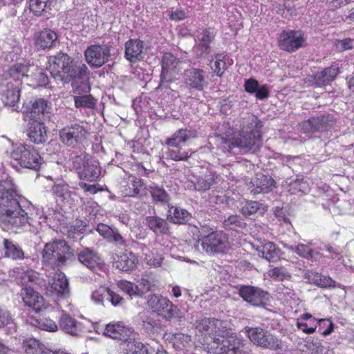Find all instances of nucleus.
<instances>
[{
	"mask_svg": "<svg viewBox=\"0 0 354 354\" xmlns=\"http://www.w3.org/2000/svg\"><path fill=\"white\" fill-rule=\"evenodd\" d=\"M241 125L239 136L236 138H219V145L225 151L230 153L235 147L245 153H254L260 149L262 145L261 129L263 127L261 120L256 115L248 114L243 118Z\"/></svg>",
	"mask_w": 354,
	"mask_h": 354,
	"instance_id": "nucleus-3",
	"label": "nucleus"
},
{
	"mask_svg": "<svg viewBox=\"0 0 354 354\" xmlns=\"http://www.w3.org/2000/svg\"><path fill=\"white\" fill-rule=\"evenodd\" d=\"M138 259L131 252L126 251L113 257V267L121 271H131L136 267Z\"/></svg>",
	"mask_w": 354,
	"mask_h": 354,
	"instance_id": "nucleus-22",
	"label": "nucleus"
},
{
	"mask_svg": "<svg viewBox=\"0 0 354 354\" xmlns=\"http://www.w3.org/2000/svg\"><path fill=\"white\" fill-rule=\"evenodd\" d=\"M147 304L153 313L162 315L170 304V301L160 295L153 294L148 296Z\"/></svg>",
	"mask_w": 354,
	"mask_h": 354,
	"instance_id": "nucleus-31",
	"label": "nucleus"
},
{
	"mask_svg": "<svg viewBox=\"0 0 354 354\" xmlns=\"http://www.w3.org/2000/svg\"><path fill=\"white\" fill-rule=\"evenodd\" d=\"M335 124L334 117L331 115L313 117L302 124L303 129L309 132L325 131L331 129Z\"/></svg>",
	"mask_w": 354,
	"mask_h": 354,
	"instance_id": "nucleus-17",
	"label": "nucleus"
},
{
	"mask_svg": "<svg viewBox=\"0 0 354 354\" xmlns=\"http://www.w3.org/2000/svg\"><path fill=\"white\" fill-rule=\"evenodd\" d=\"M306 278L310 283L322 288H335L337 286V282L330 277L315 272H308L306 273Z\"/></svg>",
	"mask_w": 354,
	"mask_h": 354,
	"instance_id": "nucleus-39",
	"label": "nucleus"
},
{
	"mask_svg": "<svg viewBox=\"0 0 354 354\" xmlns=\"http://www.w3.org/2000/svg\"><path fill=\"white\" fill-rule=\"evenodd\" d=\"M179 59L171 53H164L161 60L162 71L160 86L169 88L170 84L178 80L180 69Z\"/></svg>",
	"mask_w": 354,
	"mask_h": 354,
	"instance_id": "nucleus-8",
	"label": "nucleus"
},
{
	"mask_svg": "<svg viewBox=\"0 0 354 354\" xmlns=\"http://www.w3.org/2000/svg\"><path fill=\"white\" fill-rule=\"evenodd\" d=\"M10 157L21 167L37 171L41 165V158L39 152L32 146L21 144L13 147Z\"/></svg>",
	"mask_w": 354,
	"mask_h": 354,
	"instance_id": "nucleus-6",
	"label": "nucleus"
},
{
	"mask_svg": "<svg viewBox=\"0 0 354 354\" xmlns=\"http://www.w3.org/2000/svg\"><path fill=\"white\" fill-rule=\"evenodd\" d=\"M153 286V281L148 277H142L139 281V292L141 294L149 291Z\"/></svg>",
	"mask_w": 354,
	"mask_h": 354,
	"instance_id": "nucleus-63",
	"label": "nucleus"
},
{
	"mask_svg": "<svg viewBox=\"0 0 354 354\" xmlns=\"http://www.w3.org/2000/svg\"><path fill=\"white\" fill-rule=\"evenodd\" d=\"M84 57L91 67L98 68L110 60V46L107 44L91 45L85 50Z\"/></svg>",
	"mask_w": 354,
	"mask_h": 354,
	"instance_id": "nucleus-10",
	"label": "nucleus"
},
{
	"mask_svg": "<svg viewBox=\"0 0 354 354\" xmlns=\"http://www.w3.org/2000/svg\"><path fill=\"white\" fill-rule=\"evenodd\" d=\"M19 198L10 180L0 181V225L19 228L30 225V207Z\"/></svg>",
	"mask_w": 354,
	"mask_h": 354,
	"instance_id": "nucleus-2",
	"label": "nucleus"
},
{
	"mask_svg": "<svg viewBox=\"0 0 354 354\" xmlns=\"http://www.w3.org/2000/svg\"><path fill=\"white\" fill-rule=\"evenodd\" d=\"M183 81L187 88L197 91H203L209 84L206 71L194 67L184 71Z\"/></svg>",
	"mask_w": 354,
	"mask_h": 354,
	"instance_id": "nucleus-12",
	"label": "nucleus"
},
{
	"mask_svg": "<svg viewBox=\"0 0 354 354\" xmlns=\"http://www.w3.org/2000/svg\"><path fill=\"white\" fill-rule=\"evenodd\" d=\"M201 245L207 253H223L230 248L228 236L223 231H214L207 226H202L199 230Z\"/></svg>",
	"mask_w": 354,
	"mask_h": 354,
	"instance_id": "nucleus-4",
	"label": "nucleus"
},
{
	"mask_svg": "<svg viewBox=\"0 0 354 354\" xmlns=\"http://www.w3.org/2000/svg\"><path fill=\"white\" fill-rule=\"evenodd\" d=\"M78 261L89 269L100 266L102 260L100 255L93 250L84 248L77 254Z\"/></svg>",
	"mask_w": 354,
	"mask_h": 354,
	"instance_id": "nucleus-26",
	"label": "nucleus"
},
{
	"mask_svg": "<svg viewBox=\"0 0 354 354\" xmlns=\"http://www.w3.org/2000/svg\"><path fill=\"white\" fill-rule=\"evenodd\" d=\"M288 248L290 250L296 252L300 257L307 259H313V257H314V250L308 245L305 244L301 243L295 248H293V246H290Z\"/></svg>",
	"mask_w": 354,
	"mask_h": 354,
	"instance_id": "nucleus-53",
	"label": "nucleus"
},
{
	"mask_svg": "<svg viewBox=\"0 0 354 354\" xmlns=\"http://www.w3.org/2000/svg\"><path fill=\"white\" fill-rule=\"evenodd\" d=\"M57 33L50 29H44L35 34V46L37 49H49L54 47L57 43Z\"/></svg>",
	"mask_w": 354,
	"mask_h": 354,
	"instance_id": "nucleus-19",
	"label": "nucleus"
},
{
	"mask_svg": "<svg viewBox=\"0 0 354 354\" xmlns=\"http://www.w3.org/2000/svg\"><path fill=\"white\" fill-rule=\"evenodd\" d=\"M308 350L310 354H322L324 351V347L322 343L319 341L316 342H308L306 344Z\"/></svg>",
	"mask_w": 354,
	"mask_h": 354,
	"instance_id": "nucleus-64",
	"label": "nucleus"
},
{
	"mask_svg": "<svg viewBox=\"0 0 354 354\" xmlns=\"http://www.w3.org/2000/svg\"><path fill=\"white\" fill-rule=\"evenodd\" d=\"M20 83L9 82L1 88L2 101L6 106H14L19 100Z\"/></svg>",
	"mask_w": 354,
	"mask_h": 354,
	"instance_id": "nucleus-23",
	"label": "nucleus"
},
{
	"mask_svg": "<svg viewBox=\"0 0 354 354\" xmlns=\"http://www.w3.org/2000/svg\"><path fill=\"white\" fill-rule=\"evenodd\" d=\"M108 241L113 243L115 245L119 247H125L126 241L124 237L119 233L118 229L114 228L111 235L107 239Z\"/></svg>",
	"mask_w": 354,
	"mask_h": 354,
	"instance_id": "nucleus-62",
	"label": "nucleus"
},
{
	"mask_svg": "<svg viewBox=\"0 0 354 354\" xmlns=\"http://www.w3.org/2000/svg\"><path fill=\"white\" fill-rule=\"evenodd\" d=\"M259 256L266 259L269 262H277L281 257V250L272 242H266L256 248Z\"/></svg>",
	"mask_w": 354,
	"mask_h": 354,
	"instance_id": "nucleus-28",
	"label": "nucleus"
},
{
	"mask_svg": "<svg viewBox=\"0 0 354 354\" xmlns=\"http://www.w3.org/2000/svg\"><path fill=\"white\" fill-rule=\"evenodd\" d=\"M21 296L25 304L35 311L39 310L43 306V297L30 287L24 288Z\"/></svg>",
	"mask_w": 354,
	"mask_h": 354,
	"instance_id": "nucleus-30",
	"label": "nucleus"
},
{
	"mask_svg": "<svg viewBox=\"0 0 354 354\" xmlns=\"http://www.w3.org/2000/svg\"><path fill=\"white\" fill-rule=\"evenodd\" d=\"M339 74V68L332 65L315 73V81L317 86H322L328 84L333 81Z\"/></svg>",
	"mask_w": 354,
	"mask_h": 354,
	"instance_id": "nucleus-32",
	"label": "nucleus"
},
{
	"mask_svg": "<svg viewBox=\"0 0 354 354\" xmlns=\"http://www.w3.org/2000/svg\"><path fill=\"white\" fill-rule=\"evenodd\" d=\"M144 43L140 39H129L125 43L124 56L131 63L144 58Z\"/></svg>",
	"mask_w": 354,
	"mask_h": 354,
	"instance_id": "nucleus-21",
	"label": "nucleus"
},
{
	"mask_svg": "<svg viewBox=\"0 0 354 354\" xmlns=\"http://www.w3.org/2000/svg\"><path fill=\"white\" fill-rule=\"evenodd\" d=\"M149 192L153 201L156 203L165 205L169 203L171 200V197L166 190L158 185H150Z\"/></svg>",
	"mask_w": 354,
	"mask_h": 354,
	"instance_id": "nucleus-41",
	"label": "nucleus"
},
{
	"mask_svg": "<svg viewBox=\"0 0 354 354\" xmlns=\"http://www.w3.org/2000/svg\"><path fill=\"white\" fill-rule=\"evenodd\" d=\"M37 322L39 328L41 330L55 332L58 329V326L55 322L48 317H43L38 320Z\"/></svg>",
	"mask_w": 354,
	"mask_h": 354,
	"instance_id": "nucleus-57",
	"label": "nucleus"
},
{
	"mask_svg": "<svg viewBox=\"0 0 354 354\" xmlns=\"http://www.w3.org/2000/svg\"><path fill=\"white\" fill-rule=\"evenodd\" d=\"M109 288L100 286L91 293V300L96 304H104V301L109 297Z\"/></svg>",
	"mask_w": 354,
	"mask_h": 354,
	"instance_id": "nucleus-50",
	"label": "nucleus"
},
{
	"mask_svg": "<svg viewBox=\"0 0 354 354\" xmlns=\"http://www.w3.org/2000/svg\"><path fill=\"white\" fill-rule=\"evenodd\" d=\"M126 354H145L146 349L142 343L135 340V336L124 342Z\"/></svg>",
	"mask_w": 354,
	"mask_h": 354,
	"instance_id": "nucleus-47",
	"label": "nucleus"
},
{
	"mask_svg": "<svg viewBox=\"0 0 354 354\" xmlns=\"http://www.w3.org/2000/svg\"><path fill=\"white\" fill-rule=\"evenodd\" d=\"M142 328L147 333L156 332L160 328L158 320L148 315L142 316Z\"/></svg>",
	"mask_w": 354,
	"mask_h": 354,
	"instance_id": "nucleus-51",
	"label": "nucleus"
},
{
	"mask_svg": "<svg viewBox=\"0 0 354 354\" xmlns=\"http://www.w3.org/2000/svg\"><path fill=\"white\" fill-rule=\"evenodd\" d=\"M35 65L29 62L17 63L12 65L8 70V74L14 79V82H18L21 77H29L31 70L34 69Z\"/></svg>",
	"mask_w": 354,
	"mask_h": 354,
	"instance_id": "nucleus-38",
	"label": "nucleus"
},
{
	"mask_svg": "<svg viewBox=\"0 0 354 354\" xmlns=\"http://www.w3.org/2000/svg\"><path fill=\"white\" fill-rule=\"evenodd\" d=\"M97 100L91 95H84L74 97V102L76 108L84 107L94 109Z\"/></svg>",
	"mask_w": 354,
	"mask_h": 354,
	"instance_id": "nucleus-48",
	"label": "nucleus"
},
{
	"mask_svg": "<svg viewBox=\"0 0 354 354\" xmlns=\"http://www.w3.org/2000/svg\"><path fill=\"white\" fill-rule=\"evenodd\" d=\"M8 327L10 330H15L16 326L9 311L0 308V328Z\"/></svg>",
	"mask_w": 354,
	"mask_h": 354,
	"instance_id": "nucleus-52",
	"label": "nucleus"
},
{
	"mask_svg": "<svg viewBox=\"0 0 354 354\" xmlns=\"http://www.w3.org/2000/svg\"><path fill=\"white\" fill-rule=\"evenodd\" d=\"M166 155L168 158L175 161L185 160L190 156L187 151L180 149H170L166 152Z\"/></svg>",
	"mask_w": 354,
	"mask_h": 354,
	"instance_id": "nucleus-59",
	"label": "nucleus"
},
{
	"mask_svg": "<svg viewBox=\"0 0 354 354\" xmlns=\"http://www.w3.org/2000/svg\"><path fill=\"white\" fill-rule=\"evenodd\" d=\"M59 326L62 331L74 336L78 335L82 331L81 324L64 311L59 317Z\"/></svg>",
	"mask_w": 354,
	"mask_h": 354,
	"instance_id": "nucleus-25",
	"label": "nucleus"
},
{
	"mask_svg": "<svg viewBox=\"0 0 354 354\" xmlns=\"http://www.w3.org/2000/svg\"><path fill=\"white\" fill-rule=\"evenodd\" d=\"M129 192L125 194V196H133V197H138L141 196V191L144 188V183L143 181L134 176H130L129 178Z\"/></svg>",
	"mask_w": 354,
	"mask_h": 354,
	"instance_id": "nucleus-46",
	"label": "nucleus"
},
{
	"mask_svg": "<svg viewBox=\"0 0 354 354\" xmlns=\"http://www.w3.org/2000/svg\"><path fill=\"white\" fill-rule=\"evenodd\" d=\"M28 136L35 144H41L46 140V131L43 123L33 121L30 126Z\"/></svg>",
	"mask_w": 354,
	"mask_h": 354,
	"instance_id": "nucleus-35",
	"label": "nucleus"
},
{
	"mask_svg": "<svg viewBox=\"0 0 354 354\" xmlns=\"http://www.w3.org/2000/svg\"><path fill=\"white\" fill-rule=\"evenodd\" d=\"M37 280L38 274L32 270H26L21 275V282L26 286L29 283H36Z\"/></svg>",
	"mask_w": 354,
	"mask_h": 354,
	"instance_id": "nucleus-60",
	"label": "nucleus"
},
{
	"mask_svg": "<svg viewBox=\"0 0 354 354\" xmlns=\"http://www.w3.org/2000/svg\"><path fill=\"white\" fill-rule=\"evenodd\" d=\"M167 220L173 223L184 225L188 223L192 219V214L185 209L178 206H169Z\"/></svg>",
	"mask_w": 354,
	"mask_h": 354,
	"instance_id": "nucleus-27",
	"label": "nucleus"
},
{
	"mask_svg": "<svg viewBox=\"0 0 354 354\" xmlns=\"http://www.w3.org/2000/svg\"><path fill=\"white\" fill-rule=\"evenodd\" d=\"M49 0H30L29 7L35 15H41L45 10Z\"/></svg>",
	"mask_w": 354,
	"mask_h": 354,
	"instance_id": "nucleus-56",
	"label": "nucleus"
},
{
	"mask_svg": "<svg viewBox=\"0 0 354 354\" xmlns=\"http://www.w3.org/2000/svg\"><path fill=\"white\" fill-rule=\"evenodd\" d=\"M269 276L277 280L290 278V274L284 267H276L269 271Z\"/></svg>",
	"mask_w": 354,
	"mask_h": 354,
	"instance_id": "nucleus-58",
	"label": "nucleus"
},
{
	"mask_svg": "<svg viewBox=\"0 0 354 354\" xmlns=\"http://www.w3.org/2000/svg\"><path fill=\"white\" fill-rule=\"evenodd\" d=\"M223 227L225 230L238 231L246 227L243 218L238 214H231L223 221Z\"/></svg>",
	"mask_w": 354,
	"mask_h": 354,
	"instance_id": "nucleus-42",
	"label": "nucleus"
},
{
	"mask_svg": "<svg viewBox=\"0 0 354 354\" xmlns=\"http://www.w3.org/2000/svg\"><path fill=\"white\" fill-rule=\"evenodd\" d=\"M194 328L200 333H207L206 349L212 354H244L242 348L243 340L235 333L227 328L225 322L210 317H203L196 320Z\"/></svg>",
	"mask_w": 354,
	"mask_h": 354,
	"instance_id": "nucleus-1",
	"label": "nucleus"
},
{
	"mask_svg": "<svg viewBox=\"0 0 354 354\" xmlns=\"http://www.w3.org/2000/svg\"><path fill=\"white\" fill-rule=\"evenodd\" d=\"M275 187V181L269 176L257 174L250 182L249 189L250 193L255 196L261 193H268Z\"/></svg>",
	"mask_w": 354,
	"mask_h": 354,
	"instance_id": "nucleus-18",
	"label": "nucleus"
},
{
	"mask_svg": "<svg viewBox=\"0 0 354 354\" xmlns=\"http://www.w3.org/2000/svg\"><path fill=\"white\" fill-rule=\"evenodd\" d=\"M86 131L78 124L66 126L59 131L61 141L66 146L75 147L86 138Z\"/></svg>",
	"mask_w": 354,
	"mask_h": 354,
	"instance_id": "nucleus-13",
	"label": "nucleus"
},
{
	"mask_svg": "<svg viewBox=\"0 0 354 354\" xmlns=\"http://www.w3.org/2000/svg\"><path fill=\"white\" fill-rule=\"evenodd\" d=\"M46 108L47 102L44 99H36L32 104L31 116L36 117V115L44 113Z\"/></svg>",
	"mask_w": 354,
	"mask_h": 354,
	"instance_id": "nucleus-55",
	"label": "nucleus"
},
{
	"mask_svg": "<svg viewBox=\"0 0 354 354\" xmlns=\"http://www.w3.org/2000/svg\"><path fill=\"white\" fill-rule=\"evenodd\" d=\"M120 288L130 297L140 296L138 286L127 281H122L119 284Z\"/></svg>",
	"mask_w": 354,
	"mask_h": 354,
	"instance_id": "nucleus-54",
	"label": "nucleus"
},
{
	"mask_svg": "<svg viewBox=\"0 0 354 354\" xmlns=\"http://www.w3.org/2000/svg\"><path fill=\"white\" fill-rule=\"evenodd\" d=\"M304 42V37L300 30H283L278 38L279 48L288 52L297 50Z\"/></svg>",
	"mask_w": 354,
	"mask_h": 354,
	"instance_id": "nucleus-14",
	"label": "nucleus"
},
{
	"mask_svg": "<svg viewBox=\"0 0 354 354\" xmlns=\"http://www.w3.org/2000/svg\"><path fill=\"white\" fill-rule=\"evenodd\" d=\"M103 335L124 342L136 335L132 328L125 326L120 322L108 324L104 330Z\"/></svg>",
	"mask_w": 354,
	"mask_h": 354,
	"instance_id": "nucleus-15",
	"label": "nucleus"
},
{
	"mask_svg": "<svg viewBox=\"0 0 354 354\" xmlns=\"http://www.w3.org/2000/svg\"><path fill=\"white\" fill-rule=\"evenodd\" d=\"M73 59L66 53L59 52L48 58V70L51 76L63 84L68 83L65 78Z\"/></svg>",
	"mask_w": 354,
	"mask_h": 354,
	"instance_id": "nucleus-9",
	"label": "nucleus"
},
{
	"mask_svg": "<svg viewBox=\"0 0 354 354\" xmlns=\"http://www.w3.org/2000/svg\"><path fill=\"white\" fill-rule=\"evenodd\" d=\"M195 137H196L195 131L180 129L167 140L166 144L171 147H178L180 143L185 142L190 138Z\"/></svg>",
	"mask_w": 354,
	"mask_h": 354,
	"instance_id": "nucleus-37",
	"label": "nucleus"
},
{
	"mask_svg": "<svg viewBox=\"0 0 354 354\" xmlns=\"http://www.w3.org/2000/svg\"><path fill=\"white\" fill-rule=\"evenodd\" d=\"M245 332L251 342L256 346L272 351L283 348L281 339L261 327L245 328Z\"/></svg>",
	"mask_w": 354,
	"mask_h": 354,
	"instance_id": "nucleus-7",
	"label": "nucleus"
},
{
	"mask_svg": "<svg viewBox=\"0 0 354 354\" xmlns=\"http://www.w3.org/2000/svg\"><path fill=\"white\" fill-rule=\"evenodd\" d=\"M215 37L212 28H205L197 36V44L193 47V52L197 57H206L211 53L210 44Z\"/></svg>",
	"mask_w": 354,
	"mask_h": 354,
	"instance_id": "nucleus-16",
	"label": "nucleus"
},
{
	"mask_svg": "<svg viewBox=\"0 0 354 354\" xmlns=\"http://www.w3.org/2000/svg\"><path fill=\"white\" fill-rule=\"evenodd\" d=\"M240 212L243 216L250 217L259 212L263 213L265 208L261 203L257 201H248L245 203V205L241 207Z\"/></svg>",
	"mask_w": 354,
	"mask_h": 354,
	"instance_id": "nucleus-44",
	"label": "nucleus"
},
{
	"mask_svg": "<svg viewBox=\"0 0 354 354\" xmlns=\"http://www.w3.org/2000/svg\"><path fill=\"white\" fill-rule=\"evenodd\" d=\"M167 339L173 344L175 350L179 352L178 354H184V350L191 345V336L182 333L169 334Z\"/></svg>",
	"mask_w": 354,
	"mask_h": 354,
	"instance_id": "nucleus-33",
	"label": "nucleus"
},
{
	"mask_svg": "<svg viewBox=\"0 0 354 354\" xmlns=\"http://www.w3.org/2000/svg\"><path fill=\"white\" fill-rule=\"evenodd\" d=\"M31 70L29 77H32L33 80L39 86H45L48 84L49 80L47 75L42 68H39L37 66Z\"/></svg>",
	"mask_w": 354,
	"mask_h": 354,
	"instance_id": "nucleus-49",
	"label": "nucleus"
},
{
	"mask_svg": "<svg viewBox=\"0 0 354 354\" xmlns=\"http://www.w3.org/2000/svg\"><path fill=\"white\" fill-rule=\"evenodd\" d=\"M42 259L52 266L64 265L73 257V251L64 240H55L45 244L42 250Z\"/></svg>",
	"mask_w": 354,
	"mask_h": 354,
	"instance_id": "nucleus-5",
	"label": "nucleus"
},
{
	"mask_svg": "<svg viewBox=\"0 0 354 354\" xmlns=\"http://www.w3.org/2000/svg\"><path fill=\"white\" fill-rule=\"evenodd\" d=\"M77 173L80 179L92 182L99 178L101 169L97 161L86 160L83 162L82 167H79Z\"/></svg>",
	"mask_w": 354,
	"mask_h": 354,
	"instance_id": "nucleus-20",
	"label": "nucleus"
},
{
	"mask_svg": "<svg viewBox=\"0 0 354 354\" xmlns=\"http://www.w3.org/2000/svg\"><path fill=\"white\" fill-rule=\"evenodd\" d=\"M3 248L5 257L12 260H21L25 258L24 252L21 248L8 239L3 240Z\"/></svg>",
	"mask_w": 354,
	"mask_h": 354,
	"instance_id": "nucleus-36",
	"label": "nucleus"
},
{
	"mask_svg": "<svg viewBox=\"0 0 354 354\" xmlns=\"http://www.w3.org/2000/svg\"><path fill=\"white\" fill-rule=\"evenodd\" d=\"M216 176L215 173L207 171L201 176L196 178V183L193 184V187L197 191L205 192L208 190L216 183Z\"/></svg>",
	"mask_w": 354,
	"mask_h": 354,
	"instance_id": "nucleus-40",
	"label": "nucleus"
},
{
	"mask_svg": "<svg viewBox=\"0 0 354 354\" xmlns=\"http://www.w3.org/2000/svg\"><path fill=\"white\" fill-rule=\"evenodd\" d=\"M23 346L26 354H44V353L48 351V349H46L44 344L35 338L24 340Z\"/></svg>",
	"mask_w": 354,
	"mask_h": 354,
	"instance_id": "nucleus-43",
	"label": "nucleus"
},
{
	"mask_svg": "<svg viewBox=\"0 0 354 354\" xmlns=\"http://www.w3.org/2000/svg\"><path fill=\"white\" fill-rule=\"evenodd\" d=\"M185 313L182 311L178 306L174 305L170 301V304L168 305V308L165 309L162 316L167 321L176 319L180 322L185 318Z\"/></svg>",
	"mask_w": 354,
	"mask_h": 354,
	"instance_id": "nucleus-45",
	"label": "nucleus"
},
{
	"mask_svg": "<svg viewBox=\"0 0 354 354\" xmlns=\"http://www.w3.org/2000/svg\"><path fill=\"white\" fill-rule=\"evenodd\" d=\"M49 283L52 289L57 294V295L62 297L68 296V281L64 273H55Z\"/></svg>",
	"mask_w": 354,
	"mask_h": 354,
	"instance_id": "nucleus-29",
	"label": "nucleus"
},
{
	"mask_svg": "<svg viewBox=\"0 0 354 354\" xmlns=\"http://www.w3.org/2000/svg\"><path fill=\"white\" fill-rule=\"evenodd\" d=\"M221 55H217L216 56V60L214 64V71L216 75L221 77L225 71L227 70V64L223 59H221Z\"/></svg>",
	"mask_w": 354,
	"mask_h": 354,
	"instance_id": "nucleus-61",
	"label": "nucleus"
},
{
	"mask_svg": "<svg viewBox=\"0 0 354 354\" xmlns=\"http://www.w3.org/2000/svg\"><path fill=\"white\" fill-rule=\"evenodd\" d=\"M239 295L246 302L254 306H264L270 300V294L261 288L252 286H241Z\"/></svg>",
	"mask_w": 354,
	"mask_h": 354,
	"instance_id": "nucleus-11",
	"label": "nucleus"
},
{
	"mask_svg": "<svg viewBox=\"0 0 354 354\" xmlns=\"http://www.w3.org/2000/svg\"><path fill=\"white\" fill-rule=\"evenodd\" d=\"M90 74V71L85 64L73 59L65 78H67L68 82L74 80L86 81L89 79Z\"/></svg>",
	"mask_w": 354,
	"mask_h": 354,
	"instance_id": "nucleus-24",
	"label": "nucleus"
},
{
	"mask_svg": "<svg viewBox=\"0 0 354 354\" xmlns=\"http://www.w3.org/2000/svg\"><path fill=\"white\" fill-rule=\"evenodd\" d=\"M145 221L148 227L156 235L166 234L169 232V226L167 221L159 216H147Z\"/></svg>",
	"mask_w": 354,
	"mask_h": 354,
	"instance_id": "nucleus-34",
	"label": "nucleus"
}]
</instances>
